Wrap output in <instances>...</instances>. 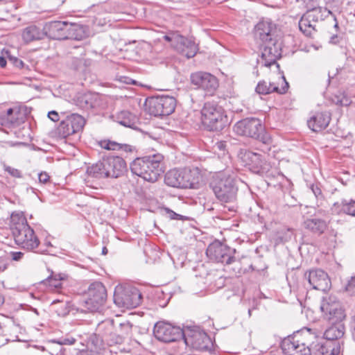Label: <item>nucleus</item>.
<instances>
[{
    "label": "nucleus",
    "mask_w": 355,
    "mask_h": 355,
    "mask_svg": "<svg viewBox=\"0 0 355 355\" xmlns=\"http://www.w3.org/2000/svg\"><path fill=\"white\" fill-rule=\"evenodd\" d=\"M64 280V277L60 275H55L54 276H52L51 277H49L45 283H48L49 286L52 288H59L62 286V281Z\"/></svg>",
    "instance_id": "4c0bfd02"
},
{
    "label": "nucleus",
    "mask_w": 355,
    "mask_h": 355,
    "mask_svg": "<svg viewBox=\"0 0 355 355\" xmlns=\"http://www.w3.org/2000/svg\"><path fill=\"white\" fill-rule=\"evenodd\" d=\"M6 65V60L5 58L0 56V66L4 67Z\"/></svg>",
    "instance_id": "4d7b16f0"
},
{
    "label": "nucleus",
    "mask_w": 355,
    "mask_h": 355,
    "mask_svg": "<svg viewBox=\"0 0 355 355\" xmlns=\"http://www.w3.org/2000/svg\"><path fill=\"white\" fill-rule=\"evenodd\" d=\"M76 340L73 337L61 338L59 339H53L49 340L50 343H56L60 345H72L76 343Z\"/></svg>",
    "instance_id": "58836bf2"
},
{
    "label": "nucleus",
    "mask_w": 355,
    "mask_h": 355,
    "mask_svg": "<svg viewBox=\"0 0 355 355\" xmlns=\"http://www.w3.org/2000/svg\"><path fill=\"white\" fill-rule=\"evenodd\" d=\"M287 232H287V236H286V238L285 241H287V240H288V239H291V236H292V235H293V232H292V231H291L290 229H288V230H287Z\"/></svg>",
    "instance_id": "13d9d810"
},
{
    "label": "nucleus",
    "mask_w": 355,
    "mask_h": 355,
    "mask_svg": "<svg viewBox=\"0 0 355 355\" xmlns=\"http://www.w3.org/2000/svg\"><path fill=\"white\" fill-rule=\"evenodd\" d=\"M107 178H117L126 171L125 160L118 156H110L103 159Z\"/></svg>",
    "instance_id": "aec40b11"
},
{
    "label": "nucleus",
    "mask_w": 355,
    "mask_h": 355,
    "mask_svg": "<svg viewBox=\"0 0 355 355\" xmlns=\"http://www.w3.org/2000/svg\"><path fill=\"white\" fill-rule=\"evenodd\" d=\"M85 124V120L82 116L71 114L61 121L58 130L60 135L67 137L82 131Z\"/></svg>",
    "instance_id": "a211bd4d"
},
{
    "label": "nucleus",
    "mask_w": 355,
    "mask_h": 355,
    "mask_svg": "<svg viewBox=\"0 0 355 355\" xmlns=\"http://www.w3.org/2000/svg\"><path fill=\"white\" fill-rule=\"evenodd\" d=\"M9 61L11 62L14 66L19 69H22L24 66V62L15 57H10Z\"/></svg>",
    "instance_id": "c03bdc74"
},
{
    "label": "nucleus",
    "mask_w": 355,
    "mask_h": 355,
    "mask_svg": "<svg viewBox=\"0 0 355 355\" xmlns=\"http://www.w3.org/2000/svg\"><path fill=\"white\" fill-rule=\"evenodd\" d=\"M45 36L44 29L42 30L35 25H31L23 29L21 37L24 42L29 43L40 40Z\"/></svg>",
    "instance_id": "a878e982"
},
{
    "label": "nucleus",
    "mask_w": 355,
    "mask_h": 355,
    "mask_svg": "<svg viewBox=\"0 0 355 355\" xmlns=\"http://www.w3.org/2000/svg\"><path fill=\"white\" fill-rule=\"evenodd\" d=\"M8 260L1 257H0V273L4 272L8 267Z\"/></svg>",
    "instance_id": "09e8293b"
},
{
    "label": "nucleus",
    "mask_w": 355,
    "mask_h": 355,
    "mask_svg": "<svg viewBox=\"0 0 355 355\" xmlns=\"http://www.w3.org/2000/svg\"><path fill=\"white\" fill-rule=\"evenodd\" d=\"M39 182L45 184L49 181L50 176L46 172H41L38 175Z\"/></svg>",
    "instance_id": "49530a36"
},
{
    "label": "nucleus",
    "mask_w": 355,
    "mask_h": 355,
    "mask_svg": "<svg viewBox=\"0 0 355 355\" xmlns=\"http://www.w3.org/2000/svg\"><path fill=\"white\" fill-rule=\"evenodd\" d=\"M307 278L309 284L315 290L326 292L331 286L329 275L322 270L315 269L310 270Z\"/></svg>",
    "instance_id": "412c9836"
},
{
    "label": "nucleus",
    "mask_w": 355,
    "mask_h": 355,
    "mask_svg": "<svg viewBox=\"0 0 355 355\" xmlns=\"http://www.w3.org/2000/svg\"><path fill=\"white\" fill-rule=\"evenodd\" d=\"M335 27H338V24L337 23H336Z\"/></svg>",
    "instance_id": "e2e57ef3"
},
{
    "label": "nucleus",
    "mask_w": 355,
    "mask_h": 355,
    "mask_svg": "<svg viewBox=\"0 0 355 355\" xmlns=\"http://www.w3.org/2000/svg\"><path fill=\"white\" fill-rule=\"evenodd\" d=\"M25 227H29L27 220L22 212H13L10 216V230L12 234L16 233L17 230L25 229Z\"/></svg>",
    "instance_id": "c756f323"
},
{
    "label": "nucleus",
    "mask_w": 355,
    "mask_h": 355,
    "mask_svg": "<svg viewBox=\"0 0 355 355\" xmlns=\"http://www.w3.org/2000/svg\"><path fill=\"white\" fill-rule=\"evenodd\" d=\"M345 327L343 324L330 326L324 333V338L330 341L339 339L344 335Z\"/></svg>",
    "instance_id": "72a5a7b5"
},
{
    "label": "nucleus",
    "mask_w": 355,
    "mask_h": 355,
    "mask_svg": "<svg viewBox=\"0 0 355 355\" xmlns=\"http://www.w3.org/2000/svg\"><path fill=\"white\" fill-rule=\"evenodd\" d=\"M201 114L202 123L210 130H221L227 122V116L223 107L214 103H205Z\"/></svg>",
    "instance_id": "423d86ee"
},
{
    "label": "nucleus",
    "mask_w": 355,
    "mask_h": 355,
    "mask_svg": "<svg viewBox=\"0 0 355 355\" xmlns=\"http://www.w3.org/2000/svg\"><path fill=\"white\" fill-rule=\"evenodd\" d=\"M342 97L337 100L336 103L342 106H347L351 104L352 101L348 98L345 93L341 94Z\"/></svg>",
    "instance_id": "37998d69"
},
{
    "label": "nucleus",
    "mask_w": 355,
    "mask_h": 355,
    "mask_svg": "<svg viewBox=\"0 0 355 355\" xmlns=\"http://www.w3.org/2000/svg\"><path fill=\"white\" fill-rule=\"evenodd\" d=\"M5 171L14 178H21V173L20 171L11 166H5Z\"/></svg>",
    "instance_id": "79ce46f5"
},
{
    "label": "nucleus",
    "mask_w": 355,
    "mask_h": 355,
    "mask_svg": "<svg viewBox=\"0 0 355 355\" xmlns=\"http://www.w3.org/2000/svg\"><path fill=\"white\" fill-rule=\"evenodd\" d=\"M214 147L218 149L219 150L225 151L226 149V147H227L226 141H217L215 144Z\"/></svg>",
    "instance_id": "8fccbe9b"
},
{
    "label": "nucleus",
    "mask_w": 355,
    "mask_h": 355,
    "mask_svg": "<svg viewBox=\"0 0 355 355\" xmlns=\"http://www.w3.org/2000/svg\"><path fill=\"white\" fill-rule=\"evenodd\" d=\"M299 334L285 338L281 344L282 349L286 355H310V349L300 338Z\"/></svg>",
    "instance_id": "dca6fc26"
},
{
    "label": "nucleus",
    "mask_w": 355,
    "mask_h": 355,
    "mask_svg": "<svg viewBox=\"0 0 355 355\" xmlns=\"http://www.w3.org/2000/svg\"><path fill=\"white\" fill-rule=\"evenodd\" d=\"M339 309L340 303L336 296L330 295L322 298L320 311H338Z\"/></svg>",
    "instance_id": "f704fd0d"
},
{
    "label": "nucleus",
    "mask_w": 355,
    "mask_h": 355,
    "mask_svg": "<svg viewBox=\"0 0 355 355\" xmlns=\"http://www.w3.org/2000/svg\"><path fill=\"white\" fill-rule=\"evenodd\" d=\"M24 255V253L21 252H12L11 256L12 259L14 261H19Z\"/></svg>",
    "instance_id": "3c124183"
},
{
    "label": "nucleus",
    "mask_w": 355,
    "mask_h": 355,
    "mask_svg": "<svg viewBox=\"0 0 355 355\" xmlns=\"http://www.w3.org/2000/svg\"><path fill=\"white\" fill-rule=\"evenodd\" d=\"M345 312H323L321 323L322 325L343 324L342 322L345 318Z\"/></svg>",
    "instance_id": "c85d7f7f"
},
{
    "label": "nucleus",
    "mask_w": 355,
    "mask_h": 355,
    "mask_svg": "<svg viewBox=\"0 0 355 355\" xmlns=\"http://www.w3.org/2000/svg\"><path fill=\"white\" fill-rule=\"evenodd\" d=\"M331 120L328 112H318L314 114L307 121L309 128L313 132H320L325 129Z\"/></svg>",
    "instance_id": "393cba45"
},
{
    "label": "nucleus",
    "mask_w": 355,
    "mask_h": 355,
    "mask_svg": "<svg viewBox=\"0 0 355 355\" xmlns=\"http://www.w3.org/2000/svg\"><path fill=\"white\" fill-rule=\"evenodd\" d=\"M66 32V40H81L86 35L85 28L78 24L67 22V31Z\"/></svg>",
    "instance_id": "7c9ffc66"
},
{
    "label": "nucleus",
    "mask_w": 355,
    "mask_h": 355,
    "mask_svg": "<svg viewBox=\"0 0 355 355\" xmlns=\"http://www.w3.org/2000/svg\"><path fill=\"white\" fill-rule=\"evenodd\" d=\"M114 121L129 128H132L137 122V117L128 110H122L112 115Z\"/></svg>",
    "instance_id": "bb28decb"
},
{
    "label": "nucleus",
    "mask_w": 355,
    "mask_h": 355,
    "mask_svg": "<svg viewBox=\"0 0 355 355\" xmlns=\"http://www.w3.org/2000/svg\"><path fill=\"white\" fill-rule=\"evenodd\" d=\"M234 131L239 135L258 139L263 131V126L258 119H245L234 125Z\"/></svg>",
    "instance_id": "2eb2a0df"
},
{
    "label": "nucleus",
    "mask_w": 355,
    "mask_h": 355,
    "mask_svg": "<svg viewBox=\"0 0 355 355\" xmlns=\"http://www.w3.org/2000/svg\"><path fill=\"white\" fill-rule=\"evenodd\" d=\"M304 226L306 230L319 235L322 234L327 227L325 220L316 217L305 220Z\"/></svg>",
    "instance_id": "cd10ccee"
},
{
    "label": "nucleus",
    "mask_w": 355,
    "mask_h": 355,
    "mask_svg": "<svg viewBox=\"0 0 355 355\" xmlns=\"http://www.w3.org/2000/svg\"><path fill=\"white\" fill-rule=\"evenodd\" d=\"M49 118L53 121H58L59 120V115L55 111H51L48 113Z\"/></svg>",
    "instance_id": "603ef678"
},
{
    "label": "nucleus",
    "mask_w": 355,
    "mask_h": 355,
    "mask_svg": "<svg viewBox=\"0 0 355 355\" xmlns=\"http://www.w3.org/2000/svg\"><path fill=\"white\" fill-rule=\"evenodd\" d=\"M239 157L254 173H264L269 171L270 166L266 160V157L260 153L241 149Z\"/></svg>",
    "instance_id": "f8f14e48"
},
{
    "label": "nucleus",
    "mask_w": 355,
    "mask_h": 355,
    "mask_svg": "<svg viewBox=\"0 0 355 355\" xmlns=\"http://www.w3.org/2000/svg\"><path fill=\"white\" fill-rule=\"evenodd\" d=\"M12 235L17 245L28 251H33L40 243L34 230L30 226L25 227V229L21 231L17 230Z\"/></svg>",
    "instance_id": "f3484780"
},
{
    "label": "nucleus",
    "mask_w": 355,
    "mask_h": 355,
    "mask_svg": "<svg viewBox=\"0 0 355 355\" xmlns=\"http://www.w3.org/2000/svg\"><path fill=\"white\" fill-rule=\"evenodd\" d=\"M87 173L89 176L97 179L107 178L103 160L101 159L92 166H88Z\"/></svg>",
    "instance_id": "473e14b6"
},
{
    "label": "nucleus",
    "mask_w": 355,
    "mask_h": 355,
    "mask_svg": "<svg viewBox=\"0 0 355 355\" xmlns=\"http://www.w3.org/2000/svg\"><path fill=\"white\" fill-rule=\"evenodd\" d=\"M330 42L334 44H338L339 42L338 37L336 35H333L330 39Z\"/></svg>",
    "instance_id": "5fc2aeb1"
},
{
    "label": "nucleus",
    "mask_w": 355,
    "mask_h": 355,
    "mask_svg": "<svg viewBox=\"0 0 355 355\" xmlns=\"http://www.w3.org/2000/svg\"><path fill=\"white\" fill-rule=\"evenodd\" d=\"M315 355H335V349L327 341L317 345Z\"/></svg>",
    "instance_id": "e433bc0d"
},
{
    "label": "nucleus",
    "mask_w": 355,
    "mask_h": 355,
    "mask_svg": "<svg viewBox=\"0 0 355 355\" xmlns=\"http://www.w3.org/2000/svg\"><path fill=\"white\" fill-rule=\"evenodd\" d=\"M101 148L108 150H123L125 152L130 151V146L127 144H122L110 140H103L100 142Z\"/></svg>",
    "instance_id": "c9c22d12"
},
{
    "label": "nucleus",
    "mask_w": 355,
    "mask_h": 355,
    "mask_svg": "<svg viewBox=\"0 0 355 355\" xmlns=\"http://www.w3.org/2000/svg\"><path fill=\"white\" fill-rule=\"evenodd\" d=\"M24 121L23 114L17 108H9L0 115V124L6 128L18 126Z\"/></svg>",
    "instance_id": "b1692460"
},
{
    "label": "nucleus",
    "mask_w": 355,
    "mask_h": 355,
    "mask_svg": "<svg viewBox=\"0 0 355 355\" xmlns=\"http://www.w3.org/2000/svg\"><path fill=\"white\" fill-rule=\"evenodd\" d=\"M235 250L232 249L219 241H214L209 245L206 254L207 257L214 261L231 264L235 261L234 256Z\"/></svg>",
    "instance_id": "9b49d317"
},
{
    "label": "nucleus",
    "mask_w": 355,
    "mask_h": 355,
    "mask_svg": "<svg viewBox=\"0 0 355 355\" xmlns=\"http://www.w3.org/2000/svg\"><path fill=\"white\" fill-rule=\"evenodd\" d=\"M175 105V99L168 96L153 97L146 102L149 114L155 116H168L172 114Z\"/></svg>",
    "instance_id": "1a4fd4ad"
},
{
    "label": "nucleus",
    "mask_w": 355,
    "mask_h": 355,
    "mask_svg": "<svg viewBox=\"0 0 355 355\" xmlns=\"http://www.w3.org/2000/svg\"><path fill=\"white\" fill-rule=\"evenodd\" d=\"M279 81L282 83L280 87L275 83H267L265 80L260 81L256 87V92L263 95L272 92H277L278 94L286 93L288 88V83L286 82L284 76L279 77Z\"/></svg>",
    "instance_id": "4be33fe9"
},
{
    "label": "nucleus",
    "mask_w": 355,
    "mask_h": 355,
    "mask_svg": "<svg viewBox=\"0 0 355 355\" xmlns=\"http://www.w3.org/2000/svg\"><path fill=\"white\" fill-rule=\"evenodd\" d=\"M164 39L170 42L171 46L187 58H193L198 50L196 42L191 38H187L178 33H170L164 36Z\"/></svg>",
    "instance_id": "6e6552de"
},
{
    "label": "nucleus",
    "mask_w": 355,
    "mask_h": 355,
    "mask_svg": "<svg viewBox=\"0 0 355 355\" xmlns=\"http://www.w3.org/2000/svg\"><path fill=\"white\" fill-rule=\"evenodd\" d=\"M201 180L198 169L187 168L169 170L164 175V182L166 185L182 189H197Z\"/></svg>",
    "instance_id": "7ed1b4c3"
},
{
    "label": "nucleus",
    "mask_w": 355,
    "mask_h": 355,
    "mask_svg": "<svg viewBox=\"0 0 355 355\" xmlns=\"http://www.w3.org/2000/svg\"><path fill=\"white\" fill-rule=\"evenodd\" d=\"M306 319L311 322H316L320 321L321 322L322 319L323 312H305Z\"/></svg>",
    "instance_id": "ea45409f"
},
{
    "label": "nucleus",
    "mask_w": 355,
    "mask_h": 355,
    "mask_svg": "<svg viewBox=\"0 0 355 355\" xmlns=\"http://www.w3.org/2000/svg\"><path fill=\"white\" fill-rule=\"evenodd\" d=\"M248 315H249V317H250V315H251V311H249V312H248Z\"/></svg>",
    "instance_id": "052dcab7"
},
{
    "label": "nucleus",
    "mask_w": 355,
    "mask_h": 355,
    "mask_svg": "<svg viewBox=\"0 0 355 355\" xmlns=\"http://www.w3.org/2000/svg\"><path fill=\"white\" fill-rule=\"evenodd\" d=\"M210 187L216 198L221 202H230L236 199L237 188L234 180L230 176L220 173L214 177Z\"/></svg>",
    "instance_id": "39448f33"
},
{
    "label": "nucleus",
    "mask_w": 355,
    "mask_h": 355,
    "mask_svg": "<svg viewBox=\"0 0 355 355\" xmlns=\"http://www.w3.org/2000/svg\"><path fill=\"white\" fill-rule=\"evenodd\" d=\"M191 81L193 85L205 90L209 95H211L218 86L217 78L209 73L198 71L192 73Z\"/></svg>",
    "instance_id": "6ab92c4d"
},
{
    "label": "nucleus",
    "mask_w": 355,
    "mask_h": 355,
    "mask_svg": "<svg viewBox=\"0 0 355 355\" xmlns=\"http://www.w3.org/2000/svg\"><path fill=\"white\" fill-rule=\"evenodd\" d=\"M311 189L317 198H322V191L318 185H311Z\"/></svg>",
    "instance_id": "de8ad7c7"
},
{
    "label": "nucleus",
    "mask_w": 355,
    "mask_h": 355,
    "mask_svg": "<svg viewBox=\"0 0 355 355\" xmlns=\"http://www.w3.org/2000/svg\"><path fill=\"white\" fill-rule=\"evenodd\" d=\"M334 208L338 213L343 212L355 216V200H343L340 202L334 203Z\"/></svg>",
    "instance_id": "2f4dec72"
},
{
    "label": "nucleus",
    "mask_w": 355,
    "mask_h": 355,
    "mask_svg": "<svg viewBox=\"0 0 355 355\" xmlns=\"http://www.w3.org/2000/svg\"><path fill=\"white\" fill-rule=\"evenodd\" d=\"M130 169L144 180L155 182L164 171V156L156 153L137 158L132 162Z\"/></svg>",
    "instance_id": "f03ea898"
},
{
    "label": "nucleus",
    "mask_w": 355,
    "mask_h": 355,
    "mask_svg": "<svg viewBox=\"0 0 355 355\" xmlns=\"http://www.w3.org/2000/svg\"><path fill=\"white\" fill-rule=\"evenodd\" d=\"M345 291L349 295H355V276L348 282L345 286Z\"/></svg>",
    "instance_id": "a19ab883"
},
{
    "label": "nucleus",
    "mask_w": 355,
    "mask_h": 355,
    "mask_svg": "<svg viewBox=\"0 0 355 355\" xmlns=\"http://www.w3.org/2000/svg\"><path fill=\"white\" fill-rule=\"evenodd\" d=\"M107 249L105 247L103 248V249H102V254H107Z\"/></svg>",
    "instance_id": "bf43d9fd"
},
{
    "label": "nucleus",
    "mask_w": 355,
    "mask_h": 355,
    "mask_svg": "<svg viewBox=\"0 0 355 355\" xmlns=\"http://www.w3.org/2000/svg\"><path fill=\"white\" fill-rule=\"evenodd\" d=\"M85 300L87 309L89 311L98 310L105 302L107 291L104 285L99 282L92 283L87 291Z\"/></svg>",
    "instance_id": "4468645a"
},
{
    "label": "nucleus",
    "mask_w": 355,
    "mask_h": 355,
    "mask_svg": "<svg viewBox=\"0 0 355 355\" xmlns=\"http://www.w3.org/2000/svg\"><path fill=\"white\" fill-rule=\"evenodd\" d=\"M184 343H190L193 355H212L214 344L210 337L204 331H197L185 338Z\"/></svg>",
    "instance_id": "9d476101"
},
{
    "label": "nucleus",
    "mask_w": 355,
    "mask_h": 355,
    "mask_svg": "<svg viewBox=\"0 0 355 355\" xmlns=\"http://www.w3.org/2000/svg\"><path fill=\"white\" fill-rule=\"evenodd\" d=\"M336 72L334 71H329V79L334 78V76H336L338 73V69H336Z\"/></svg>",
    "instance_id": "6e6d98bb"
},
{
    "label": "nucleus",
    "mask_w": 355,
    "mask_h": 355,
    "mask_svg": "<svg viewBox=\"0 0 355 355\" xmlns=\"http://www.w3.org/2000/svg\"><path fill=\"white\" fill-rule=\"evenodd\" d=\"M155 338L164 343L176 342L183 338L182 329L165 322H158L154 327Z\"/></svg>",
    "instance_id": "ddd939ff"
},
{
    "label": "nucleus",
    "mask_w": 355,
    "mask_h": 355,
    "mask_svg": "<svg viewBox=\"0 0 355 355\" xmlns=\"http://www.w3.org/2000/svg\"><path fill=\"white\" fill-rule=\"evenodd\" d=\"M164 211L171 219H181L182 216L176 214L168 208H164Z\"/></svg>",
    "instance_id": "a18cd8bd"
},
{
    "label": "nucleus",
    "mask_w": 355,
    "mask_h": 355,
    "mask_svg": "<svg viewBox=\"0 0 355 355\" xmlns=\"http://www.w3.org/2000/svg\"><path fill=\"white\" fill-rule=\"evenodd\" d=\"M350 327L352 329V334L353 339L355 340V314L352 316L350 322Z\"/></svg>",
    "instance_id": "864d4df0"
},
{
    "label": "nucleus",
    "mask_w": 355,
    "mask_h": 355,
    "mask_svg": "<svg viewBox=\"0 0 355 355\" xmlns=\"http://www.w3.org/2000/svg\"><path fill=\"white\" fill-rule=\"evenodd\" d=\"M66 31H67V21H51L44 27L45 35L53 40H66Z\"/></svg>",
    "instance_id": "5701e85b"
},
{
    "label": "nucleus",
    "mask_w": 355,
    "mask_h": 355,
    "mask_svg": "<svg viewBox=\"0 0 355 355\" xmlns=\"http://www.w3.org/2000/svg\"><path fill=\"white\" fill-rule=\"evenodd\" d=\"M1 302H2V298H1V297L0 296V303H1Z\"/></svg>",
    "instance_id": "680f3d73"
},
{
    "label": "nucleus",
    "mask_w": 355,
    "mask_h": 355,
    "mask_svg": "<svg viewBox=\"0 0 355 355\" xmlns=\"http://www.w3.org/2000/svg\"><path fill=\"white\" fill-rule=\"evenodd\" d=\"M306 12L303 15L299 21V28L305 35L311 36L315 31L316 23L324 20L331 12L322 7L306 6Z\"/></svg>",
    "instance_id": "0eeeda50"
},
{
    "label": "nucleus",
    "mask_w": 355,
    "mask_h": 355,
    "mask_svg": "<svg viewBox=\"0 0 355 355\" xmlns=\"http://www.w3.org/2000/svg\"><path fill=\"white\" fill-rule=\"evenodd\" d=\"M275 26L270 21H261L254 28V37L263 42L261 55L258 62L265 67L277 64L282 53V41L275 36Z\"/></svg>",
    "instance_id": "f257e3e1"
},
{
    "label": "nucleus",
    "mask_w": 355,
    "mask_h": 355,
    "mask_svg": "<svg viewBox=\"0 0 355 355\" xmlns=\"http://www.w3.org/2000/svg\"><path fill=\"white\" fill-rule=\"evenodd\" d=\"M142 295L135 286L118 284L114 292V302L119 308L135 309L141 303Z\"/></svg>",
    "instance_id": "20e7f679"
}]
</instances>
